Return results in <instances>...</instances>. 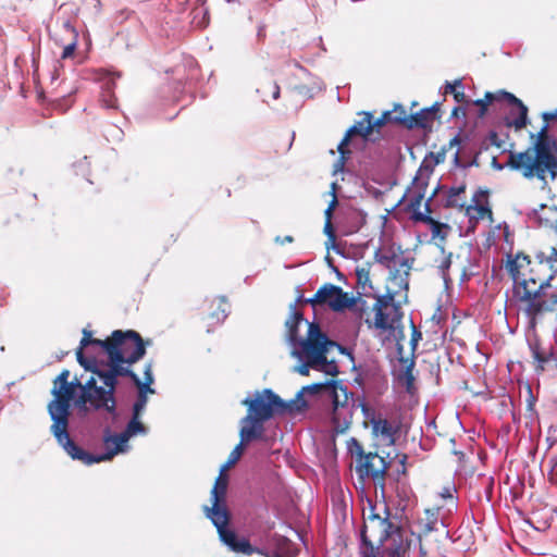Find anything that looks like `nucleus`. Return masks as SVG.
Masks as SVG:
<instances>
[{"instance_id":"58836bf2","label":"nucleus","mask_w":557,"mask_h":557,"mask_svg":"<svg viewBox=\"0 0 557 557\" xmlns=\"http://www.w3.org/2000/svg\"><path fill=\"white\" fill-rule=\"evenodd\" d=\"M320 371H323L324 373L329 375H336L338 373V367L335 361H327L326 354H324V359L322 362H319V366L317 368Z\"/></svg>"},{"instance_id":"b1692460","label":"nucleus","mask_w":557,"mask_h":557,"mask_svg":"<svg viewBox=\"0 0 557 557\" xmlns=\"http://www.w3.org/2000/svg\"><path fill=\"white\" fill-rule=\"evenodd\" d=\"M375 313L374 321L370 322L367 320L369 327H374L381 331H393L395 329V323L400 320V313L395 315L389 310H373Z\"/></svg>"},{"instance_id":"052dcab7","label":"nucleus","mask_w":557,"mask_h":557,"mask_svg":"<svg viewBox=\"0 0 557 557\" xmlns=\"http://www.w3.org/2000/svg\"><path fill=\"white\" fill-rule=\"evenodd\" d=\"M460 112L462 113L463 116L466 115L465 109H462L460 107H455L451 111V115L458 116Z\"/></svg>"},{"instance_id":"a878e982","label":"nucleus","mask_w":557,"mask_h":557,"mask_svg":"<svg viewBox=\"0 0 557 557\" xmlns=\"http://www.w3.org/2000/svg\"><path fill=\"white\" fill-rule=\"evenodd\" d=\"M331 381L324 382V383H314L311 385L304 386L296 396L290 399V401H294L293 404V410L300 411L301 409L307 407V403L304 399L305 393L315 394V393H324L327 394V391L330 389Z\"/></svg>"},{"instance_id":"473e14b6","label":"nucleus","mask_w":557,"mask_h":557,"mask_svg":"<svg viewBox=\"0 0 557 557\" xmlns=\"http://www.w3.org/2000/svg\"><path fill=\"white\" fill-rule=\"evenodd\" d=\"M522 286H523V296H522V299L524 300H528V301H531V307L535 310V311H540L541 309V305L537 304L535 301L536 297L539 296V292L540 289L542 288L543 284L540 285V287L537 289H530L528 287V283L527 281H523L522 282Z\"/></svg>"},{"instance_id":"ea45409f","label":"nucleus","mask_w":557,"mask_h":557,"mask_svg":"<svg viewBox=\"0 0 557 557\" xmlns=\"http://www.w3.org/2000/svg\"><path fill=\"white\" fill-rule=\"evenodd\" d=\"M356 276H357V283L360 285L363 289L366 286H371L370 284V271L367 268H357L356 269Z\"/></svg>"},{"instance_id":"f8f14e48","label":"nucleus","mask_w":557,"mask_h":557,"mask_svg":"<svg viewBox=\"0 0 557 557\" xmlns=\"http://www.w3.org/2000/svg\"><path fill=\"white\" fill-rule=\"evenodd\" d=\"M226 491H227V476L221 474L216 478L213 488L211 490V507L205 506L203 510L206 517L215 523L220 520L222 522L230 520V513L226 508Z\"/></svg>"},{"instance_id":"4d7b16f0","label":"nucleus","mask_w":557,"mask_h":557,"mask_svg":"<svg viewBox=\"0 0 557 557\" xmlns=\"http://www.w3.org/2000/svg\"><path fill=\"white\" fill-rule=\"evenodd\" d=\"M421 337H422V336H421V333H420V332H418L416 329H413L412 337H411V344H412L413 348L416 347L417 342H418L419 339H421Z\"/></svg>"},{"instance_id":"680f3d73","label":"nucleus","mask_w":557,"mask_h":557,"mask_svg":"<svg viewBox=\"0 0 557 557\" xmlns=\"http://www.w3.org/2000/svg\"><path fill=\"white\" fill-rule=\"evenodd\" d=\"M461 141L459 134H457L454 138L449 140V147L459 145Z\"/></svg>"},{"instance_id":"cd10ccee","label":"nucleus","mask_w":557,"mask_h":557,"mask_svg":"<svg viewBox=\"0 0 557 557\" xmlns=\"http://www.w3.org/2000/svg\"><path fill=\"white\" fill-rule=\"evenodd\" d=\"M466 185L460 184L458 186H453L448 189L445 198L444 206L446 208H460L463 209L466 207L465 200L460 198V196L465 193Z\"/></svg>"},{"instance_id":"c85d7f7f","label":"nucleus","mask_w":557,"mask_h":557,"mask_svg":"<svg viewBox=\"0 0 557 557\" xmlns=\"http://www.w3.org/2000/svg\"><path fill=\"white\" fill-rule=\"evenodd\" d=\"M239 437H240V441L239 443L234 447V449L231 451L228 458L231 459V462H237L239 460V458L242 457L243 455V451H244V447L246 444L250 443L251 441H256V440H261L262 437L259 436V435H255V436H251V437H245V434H244V426L240 425V429H239Z\"/></svg>"},{"instance_id":"13d9d810","label":"nucleus","mask_w":557,"mask_h":557,"mask_svg":"<svg viewBox=\"0 0 557 557\" xmlns=\"http://www.w3.org/2000/svg\"><path fill=\"white\" fill-rule=\"evenodd\" d=\"M543 119L545 121H550V120L557 119V109L555 111H552V112H544L543 113Z\"/></svg>"},{"instance_id":"72a5a7b5","label":"nucleus","mask_w":557,"mask_h":557,"mask_svg":"<svg viewBox=\"0 0 557 557\" xmlns=\"http://www.w3.org/2000/svg\"><path fill=\"white\" fill-rule=\"evenodd\" d=\"M462 89L463 86L461 79H456L454 83L446 82V92H451L457 102H462L466 98Z\"/></svg>"},{"instance_id":"0e129e2a","label":"nucleus","mask_w":557,"mask_h":557,"mask_svg":"<svg viewBox=\"0 0 557 557\" xmlns=\"http://www.w3.org/2000/svg\"><path fill=\"white\" fill-rule=\"evenodd\" d=\"M337 202H338V201H337L336 196L332 197V200H331V202L329 203L327 209H329V210H334V209H335V207L337 206Z\"/></svg>"},{"instance_id":"de8ad7c7","label":"nucleus","mask_w":557,"mask_h":557,"mask_svg":"<svg viewBox=\"0 0 557 557\" xmlns=\"http://www.w3.org/2000/svg\"><path fill=\"white\" fill-rule=\"evenodd\" d=\"M358 407H360V408H361V411H362V413H363V417H364L366 419H368V420L371 422V417H372V414H375V413L373 412V410H371V409L368 407V405H367L363 400H360V401H359Z\"/></svg>"},{"instance_id":"c9c22d12","label":"nucleus","mask_w":557,"mask_h":557,"mask_svg":"<svg viewBox=\"0 0 557 557\" xmlns=\"http://www.w3.org/2000/svg\"><path fill=\"white\" fill-rule=\"evenodd\" d=\"M388 121L395 122L394 115H392V112H389V111L384 112L380 117H376V119H374V116L371 114V119H370L371 132L373 133L374 131H379L380 127H382Z\"/></svg>"},{"instance_id":"37998d69","label":"nucleus","mask_w":557,"mask_h":557,"mask_svg":"<svg viewBox=\"0 0 557 557\" xmlns=\"http://www.w3.org/2000/svg\"><path fill=\"white\" fill-rule=\"evenodd\" d=\"M495 99V95L487 91L483 99H478L474 101L475 106L481 108V115H483L486 111L487 106Z\"/></svg>"},{"instance_id":"4468645a","label":"nucleus","mask_w":557,"mask_h":557,"mask_svg":"<svg viewBox=\"0 0 557 557\" xmlns=\"http://www.w3.org/2000/svg\"><path fill=\"white\" fill-rule=\"evenodd\" d=\"M361 115V119L357 122H355L345 133V136L341 140V143L337 146V150L341 154L337 162L334 164L335 172L342 171L345 164L346 156L350 153V151L346 148V146L349 144L350 138L354 136H360L364 140H369L370 136L372 135L371 132V125H370V119L371 113L363 111L359 113Z\"/></svg>"},{"instance_id":"f03ea898","label":"nucleus","mask_w":557,"mask_h":557,"mask_svg":"<svg viewBox=\"0 0 557 557\" xmlns=\"http://www.w3.org/2000/svg\"><path fill=\"white\" fill-rule=\"evenodd\" d=\"M294 401L284 400L271 388L255 391L251 395L242 400L247 407V414L243 417L239 424L244 426L245 437L256 434L263 437L264 422L276 416L293 413Z\"/></svg>"},{"instance_id":"0eeeda50","label":"nucleus","mask_w":557,"mask_h":557,"mask_svg":"<svg viewBox=\"0 0 557 557\" xmlns=\"http://www.w3.org/2000/svg\"><path fill=\"white\" fill-rule=\"evenodd\" d=\"M507 166L520 173L525 180L530 181L536 178L541 182L543 188L548 184L547 174H549L553 181L557 177V157L554 152L536 161L529 160L527 153H515L510 151Z\"/></svg>"},{"instance_id":"5701e85b","label":"nucleus","mask_w":557,"mask_h":557,"mask_svg":"<svg viewBox=\"0 0 557 557\" xmlns=\"http://www.w3.org/2000/svg\"><path fill=\"white\" fill-rule=\"evenodd\" d=\"M486 195V190H476L472 196V203L465 207L466 214L469 216L470 221H479L484 219L486 215L492 218V210L487 206L481 203V200L485 198Z\"/></svg>"},{"instance_id":"69168bd1","label":"nucleus","mask_w":557,"mask_h":557,"mask_svg":"<svg viewBox=\"0 0 557 557\" xmlns=\"http://www.w3.org/2000/svg\"><path fill=\"white\" fill-rule=\"evenodd\" d=\"M401 109H404L400 104L396 106L394 111L392 112V115H400L403 116V112H401Z\"/></svg>"},{"instance_id":"09e8293b","label":"nucleus","mask_w":557,"mask_h":557,"mask_svg":"<svg viewBox=\"0 0 557 557\" xmlns=\"http://www.w3.org/2000/svg\"><path fill=\"white\" fill-rule=\"evenodd\" d=\"M454 163H455L456 166H459V168H462V169H467L469 166H472V165L476 164V161L473 160V161H471L469 163H462L460 161L459 151H456V153L454 156Z\"/></svg>"},{"instance_id":"f257e3e1","label":"nucleus","mask_w":557,"mask_h":557,"mask_svg":"<svg viewBox=\"0 0 557 557\" xmlns=\"http://www.w3.org/2000/svg\"><path fill=\"white\" fill-rule=\"evenodd\" d=\"M370 506L364 515L361 531L362 553L366 557H376L375 553L382 548L387 557H404L410 547L406 543L399 524L391 519L387 507L382 512Z\"/></svg>"},{"instance_id":"f3484780","label":"nucleus","mask_w":557,"mask_h":557,"mask_svg":"<svg viewBox=\"0 0 557 557\" xmlns=\"http://www.w3.org/2000/svg\"><path fill=\"white\" fill-rule=\"evenodd\" d=\"M437 111V103L433 104L430 108H424L420 110L419 112L407 115L406 110L401 109L403 116L400 115H394V120L396 123H403L408 128H426L431 125V123L435 120V113Z\"/></svg>"},{"instance_id":"774afa93","label":"nucleus","mask_w":557,"mask_h":557,"mask_svg":"<svg viewBox=\"0 0 557 557\" xmlns=\"http://www.w3.org/2000/svg\"><path fill=\"white\" fill-rule=\"evenodd\" d=\"M86 161H87V157H84V159H83V160L79 162V164H78V166L81 168V170H79V172H78V173H81V174H83V175H85V174H86L85 169H83V165H84V163H86Z\"/></svg>"},{"instance_id":"6ab92c4d","label":"nucleus","mask_w":557,"mask_h":557,"mask_svg":"<svg viewBox=\"0 0 557 557\" xmlns=\"http://www.w3.org/2000/svg\"><path fill=\"white\" fill-rule=\"evenodd\" d=\"M228 521L230 520L222 522V520H220L213 523L218 530L220 540L235 552H240L247 555L252 554L253 548L250 543L246 540L238 541L236 534L227 528Z\"/></svg>"},{"instance_id":"a19ab883","label":"nucleus","mask_w":557,"mask_h":557,"mask_svg":"<svg viewBox=\"0 0 557 557\" xmlns=\"http://www.w3.org/2000/svg\"><path fill=\"white\" fill-rule=\"evenodd\" d=\"M101 103L107 109H112V108L116 107V99L114 98L113 94L111 92V87L109 85L103 90V94L101 97Z\"/></svg>"},{"instance_id":"7ed1b4c3","label":"nucleus","mask_w":557,"mask_h":557,"mask_svg":"<svg viewBox=\"0 0 557 557\" xmlns=\"http://www.w3.org/2000/svg\"><path fill=\"white\" fill-rule=\"evenodd\" d=\"M148 429L141 423L140 417L133 416L126 428L120 434L112 433L109 428L103 431V444L106 451L103 454H90L79 447L75 442L71 445L66 454L73 459L90 466L101 461L111 460L115 455L126 453L129 448L128 441L133 436L147 435Z\"/></svg>"},{"instance_id":"603ef678","label":"nucleus","mask_w":557,"mask_h":557,"mask_svg":"<svg viewBox=\"0 0 557 557\" xmlns=\"http://www.w3.org/2000/svg\"><path fill=\"white\" fill-rule=\"evenodd\" d=\"M491 166H492L494 170H497V171H502V170H504L505 168H508V166H507V163H506V164H502V163H499L496 157H493L492 162H491Z\"/></svg>"},{"instance_id":"864d4df0","label":"nucleus","mask_w":557,"mask_h":557,"mask_svg":"<svg viewBox=\"0 0 557 557\" xmlns=\"http://www.w3.org/2000/svg\"><path fill=\"white\" fill-rule=\"evenodd\" d=\"M275 242H276L277 244L284 245V244H287V243H293V242H294V238H293V236H290V235H286V236H284V237L276 236V237H275Z\"/></svg>"},{"instance_id":"4c0bfd02","label":"nucleus","mask_w":557,"mask_h":557,"mask_svg":"<svg viewBox=\"0 0 557 557\" xmlns=\"http://www.w3.org/2000/svg\"><path fill=\"white\" fill-rule=\"evenodd\" d=\"M347 448H348V451L351 454V456H355L356 459H362V457L367 455L364 453L361 444L354 437H351L347 442Z\"/></svg>"},{"instance_id":"8fccbe9b","label":"nucleus","mask_w":557,"mask_h":557,"mask_svg":"<svg viewBox=\"0 0 557 557\" xmlns=\"http://www.w3.org/2000/svg\"><path fill=\"white\" fill-rule=\"evenodd\" d=\"M81 386H83V384L77 379H75L72 382H69V403L71 401V399L73 397L74 388L78 387L81 389Z\"/></svg>"},{"instance_id":"3c124183","label":"nucleus","mask_w":557,"mask_h":557,"mask_svg":"<svg viewBox=\"0 0 557 557\" xmlns=\"http://www.w3.org/2000/svg\"><path fill=\"white\" fill-rule=\"evenodd\" d=\"M63 27L71 33L72 37L78 38V33L70 21L64 22Z\"/></svg>"},{"instance_id":"c03bdc74","label":"nucleus","mask_w":557,"mask_h":557,"mask_svg":"<svg viewBox=\"0 0 557 557\" xmlns=\"http://www.w3.org/2000/svg\"><path fill=\"white\" fill-rule=\"evenodd\" d=\"M77 39L78 38L72 37V41L69 45H66L63 49V52L61 55L62 59H67L73 55V53L76 49V46H77Z\"/></svg>"},{"instance_id":"4be33fe9","label":"nucleus","mask_w":557,"mask_h":557,"mask_svg":"<svg viewBox=\"0 0 557 557\" xmlns=\"http://www.w3.org/2000/svg\"><path fill=\"white\" fill-rule=\"evenodd\" d=\"M424 513H425V518L421 519L418 523L419 534L417 536V541L419 543V552H420L421 557H426V555H428V552L422 544V535H426L430 532L436 531L437 525L440 523L438 517H437V509L436 510L426 509Z\"/></svg>"},{"instance_id":"39448f33","label":"nucleus","mask_w":557,"mask_h":557,"mask_svg":"<svg viewBox=\"0 0 557 557\" xmlns=\"http://www.w3.org/2000/svg\"><path fill=\"white\" fill-rule=\"evenodd\" d=\"M69 370H63L54 380V386L51 391L54 398L48 404V413L52 421L50 432L54 436L59 446L66 453L73 440L69 434V418L70 408L69 404Z\"/></svg>"},{"instance_id":"aec40b11","label":"nucleus","mask_w":557,"mask_h":557,"mask_svg":"<svg viewBox=\"0 0 557 557\" xmlns=\"http://www.w3.org/2000/svg\"><path fill=\"white\" fill-rule=\"evenodd\" d=\"M107 339L101 341L97 338H92V333L90 331L84 330L83 337L79 343V347L76 350V359L77 362L86 370L95 368V363L97 362L95 357H85L83 349L88 346H97L106 350Z\"/></svg>"},{"instance_id":"9d476101","label":"nucleus","mask_w":557,"mask_h":557,"mask_svg":"<svg viewBox=\"0 0 557 557\" xmlns=\"http://www.w3.org/2000/svg\"><path fill=\"white\" fill-rule=\"evenodd\" d=\"M307 304L315 306H327L333 311L339 312L355 305V298L344 292L342 287L332 283H325L317 293L306 299Z\"/></svg>"},{"instance_id":"e2e57ef3","label":"nucleus","mask_w":557,"mask_h":557,"mask_svg":"<svg viewBox=\"0 0 557 557\" xmlns=\"http://www.w3.org/2000/svg\"><path fill=\"white\" fill-rule=\"evenodd\" d=\"M272 97H273V99H275V100H276V99H278V97H280V87H278V85H277V84H275V83L273 84V94H272Z\"/></svg>"},{"instance_id":"393cba45","label":"nucleus","mask_w":557,"mask_h":557,"mask_svg":"<svg viewBox=\"0 0 557 557\" xmlns=\"http://www.w3.org/2000/svg\"><path fill=\"white\" fill-rule=\"evenodd\" d=\"M371 426L372 432L375 436H381L384 441H387L389 444L395 443V435L397 433V429L388 420L372 414Z\"/></svg>"},{"instance_id":"5fc2aeb1","label":"nucleus","mask_w":557,"mask_h":557,"mask_svg":"<svg viewBox=\"0 0 557 557\" xmlns=\"http://www.w3.org/2000/svg\"><path fill=\"white\" fill-rule=\"evenodd\" d=\"M547 128H548V124H544L541 128V131L537 133V138L536 140H543V139H546L548 138L547 137Z\"/></svg>"},{"instance_id":"f704fd0d","label":"nucleus","mask_w":557,"mask_h":557,"mask_svg":"<svg viewBox=\"0 0 557 557\" xmlns=\"http://www.w3.org/2000/svg\"><path fill=\"white\" fill-rule=\"evenodd\" d=\"M400 361L407 363L405 372H404V380L406 383L407 391H410L413 385V382H414V376H413V372H412L413 367H414V360L401 358Z\"/></svg>"},{"instance_id":"338daca9","label":"nucleus","mask_w":557,"mask_h":557,"mask_svg":"<svg viewBox=\"0 0 557 557\" xmlns=\"http://www.w3.org/2000/svg\"><path fill=\"white\" fill-rule=\"evenodd\" d=\"M332 214H333V210H329L326 208L325 211H324L325 221L332 222Z\"/></svg>"},{"instance_id":"49530a36","label":"nucleus","mask_w":557,"mask_h":557,"mask_svg":"<svg viewBox=\"0 0 557 557\" xmlns=\"http://www.w3.org/2000/svg\"><path fill=\"white\" fill-rule=\"evenodd\" d=\"M488 141L492 146L497 148H502L504 146V140L499 138L496 132H491L488 134Z\"/></svg>"},{"instance_id":"c756f323","label":"nucleus","mask_w":557,"mask_h":557,"mask_svg":"<svg viewBox=\"0 0 557 557\" xmlns=\"http://www.w3.org/2000/svg\"><path fill=\"white\" fill-rule=\"evenodd\" d=\"M393 301L394 296L392 294L381 295L376 298L373 305V310H389L395 313V315H398L399 309L393 304Z\"/></svg>"},{"instance_id":"ddd939ff","label":"nucleus","mask_w":557,"mask_h":557,"mask_svg":"<svg viewBox=\"0 0 557 557\" xmlns=\"http://www.w3.org/2000/svg\"><path fill=\"white\" fill-rule=\"evenodd\" d=\"M109 358V369L103 370L99 368L98 361L95 363L94 369H89L88 371L92 372L98 376L100 381H102L103 385H112L116 388L117 377L119 376H127L129 377L135 385H139L141 380L139 376L131 369V366L126 364V361H117L112 358V356H108Z\"/></svg>"},{"instance_id":"6e6d98bb","label":"nucleus","mask_w":557,"mask_h":557,"mask_svg":"<svg viewBox=\"0 0 557 557\" xmlns=\"http://www.w3.org/2000/svg\"><path fill=\"white\" fill-rule=\"evenodd\" d=\"M430 156L434 158L435 164L442 163L445 160V152H437L436 154L431 152Z\"/></svg>"},{"instance_id":"1a4fd4ad","label":"nucleus","mask_w":557,"mask_h":557,"mask_svg":"<svg viewBox=\"0 0 557 557\" xmlns=\"http://www.w3.org/2000/svg\"><path fill=\"white\" fill-rule=\"evenodd\" d=\"M114 394L115 388L112 385H103L94 388L89 394H79L74 404L82 413H86L89 410H104L112 418H115L117 411Z\"/></svg>"},{"instance_id":"6e6552de","label":"nucleus","mask_w":557,"mask_h":557,"mask_svg":"<svg viewBox=\"0 0 557 557\" xmlns=\"http://www.w3.org/2000/svg\"><path fill=\"white\" fill-rule=\"evenodd\" d=\"M104 351L114 360L126 361V364L132 366L145 356L146 343L136 331L116 330L112 332L111 338L107 339Z\"/></svg>"},{"instance_id":"bf43d9fd","label":"nucleus","mask_w":557,"mask_h":557,"mask_svg":"<svg viewBox=\"0 0 557 557\" xmlns=\"http://www.w3.org/2000/svg\"><path fill=\"white\" fill-rule=\"evenodd\" d=\"M236 462H231V459L227 458V461L221 467L220 473L223 474L226 469H228L231 466L235 465Z\"/></svg>"},{"instance_id":"e433bc0d","label":"nucleus","mask_w":557,"mask_h":557,"mask_svg":"<svg viewBox=\"0 0 557 557\" xmlns=\"http://www.w3.org/2000/svg\"><path fill=\"white\" fill-rule=\"evenodd\" d=\"M520 260L527 261L528 263L530 262L528 260L527 256L520 257L519 255H517V257L515 259H512V260H509L508 264H507V269L510 272V274H511V276H512V278L515 281L518 280V277H519V268L522 265Z\"/></svg>"},{"instance_id":"2eb2a0df","label":"nucleus","mask_w":557,"mask_h":557,"mask_svg":"<svg viewBox=\"0 0 557 557\" xmlns=\"http://www.w3.org/2000/svg\"><path fill=\"white\" fill-rule=\"evenodd\" d=\"M387 465L377 453H368L362 459H356V472L360 479L372 478L383 486Z\"/></svg>"},{"instance_id":"2f4dec72","label":"nucleus","mask_w":557,"mask_h":557,"mask_svg":"<svg viewBox=\"0 0 557 557\" xmlns=\"http://www.w3.org/2000/svg\"><path fill=\"white\" fill-rule=\"evenodd\" d=\"M456 493V487L454 485L444 486L442 491L440 492V497L445 502V505L447 506L448 510H451V508L457 507V502L454 496Z\"/></svg>"},{"instance_id":"9b49d317","label":"nucleus","mask_w":557,"mask_h":557,"mask_svg":"<svg viewBox=\"0 0 557 557\" xmlns=\"http://www.w3.org/2000/svg\"><path fill=\"white\" fill-rule=\"evenodd\" d=\"M326 395L332 398L334 421L339 422L343 420L345 423H349L355 401L348 388L342 382L331 381L330 389Z\"/></svg>"},{"instance_id":"20e7f679","label":"nucleus","mask_w":557,"mask_h":557,"mask_svg":"<svg viewBox=\"0 0 557 557\" xmlns=\"http://www.w3.org/2000/svg\"><path fill=\"white\" fill-rule=\"evenodd\" d=\"M332 347H336L342 354L352 359L347 348L331 341L326 334L321 331L318 323H310L304 342L290 349V355L300 362V364L294 368V371L301 375H308L309 369H317L319 362L323 361L324 354Z\"/></svg>"},{"instance_id":"7c9ffc66","label":"nucleus","mask_w":557,"mask_h":557,"mask_svg":"<svg viewBox=\"0 0 557 557\" xmlns=\"http://www.w3.org/2000/svg\"><path fill=\"white\" fill-rule=\"evenodd\" d=\"M451 259H453V253L449 252L446 255V257L443 259V261L438 265V272L441 274V277L443 278V282H444V285L446 288H449V286L453 283L450 276L448 274V270L451 267Z\"/></svg>"},{"instance_id":"bb28decb","label":"nucleus","mask_w":557,"mask_h":557,"mask_svg":"<svg viewBox=\"0 0 557 557\" xmlns=\"http://www.w3.org/2000/svg\"><path fill=\"white\" fill-rule=\"evenodd\" d=\"M553 145H555V140H549V138L543 140H535L533 147H529L525 151H521L520 153H527L529 156V160H541L548 154L553 153Z\"/></svg>"},{"instance_id":"412c9836","label":"nucleus","mask_w":557,"mask_h":557,"mask_svg":"<svg viewBox=\"0 0 557 557\" xmlns=\"http://www.w3.org/2000/svg\"><path fill=\"white\" fill-rule=\"evenodd\" d=\"M499 95L508 100L511 106L517 108V117L513 120H506V125L508 127H515V129L520 131L528 124V108L523 104V102L518 99L515 95L507 92L505 90L500 91Z\"/></svg>"},{"instance_id":"dca6fc26","label":"nucleus","mask_w":557,"mask_h":557,"mask_svg":"<svg viewBox=\"0 0 557 557\" xmlns=\"http://www.w3.org/2000/svg\"><path fill=\"white\" fill-rule=\"evenodd\" d=\"M154 382V376L152 373V362H147L144 369V381L136 385L138 388L137 399L133 405V416L141 417L147 403L148 397L147 394H154L156 391L151 387V384Z\"/></svg>"},{"instance_id":"79ce46f5","label":"nucleus","mask_w":557,"mask_h":557,"mask_svg":"<svg viewBox=\"0 0 557 557\" xmlns=\"http://www.w3.org/2000/svg\"><path fill=\"white\" fill-rule=\"evenodd\" d=\"M323 232L327 237V242L325 243V245H326V248L329 249L330 246H334L335 239H336L332 222L325 221Z\"/></svg>"},{"instance_id":"a211bd4d","label":"nucleus","mask_w":557,"mask_h":557,"mask_svg":"<svg viewBox=\"0 0 557 557\" xmlns=\"http://www.w3.org/2000/svg\"><path fill=\"white\" fill-rule=\"evenodd\" d=\"M311 322H308L304 314L297 310L296 304H292L289 306V317L285 321V327H286V341L288 345L290 346V349H293L296 345H299L301 342H304L305 337H300L298 334V327L301 324H306L307 326Z\"/></svg>"},{"instance_id":"a18cd8bd","label":"nucleus","mask_w":557,"mask_h":557,"mask_svg":"<svg viewBox=\"0 0 557 557\" xmlns=\"http://www.w3.org/2000/svg\"><path fill=\"white\" fill-rule=\"evenodd\" d=\"M95 376L89 377L83 386H81V394H89L94 388H98Z\"/></svg>"},{"instance_id":"423d86ee","label":"nucleus","mask_w":557,"mask_h":557,"mask_svg":"<svg viewBox=\"0 0 557 557\" xmlns=\"http://www.w3.org/2000/svg\"><path fill=\"white\" fill-rule=\"evenodd\" d=\"M432 172H433V169L431 166L425 165L424 163H422L420 165L419 170L417 171V173L412 180V189H411L412 197L410 200V208L413 210V219L416 221H421V222L428 223L431 226V232H432L433 238L440 237V238L444 239L446 237V233H443L442 230L446 228L447 225L435 221L429 214L431 212L430 202L433 199V197L436 195L438 188H435L434 191L432 193V195L425 201L424 207H425V211L428 213H422V212L418 211V209L421 206L422 200L425 197L428 180L430 178V175L432 174Z\"/></svg>"}]
</instances>
